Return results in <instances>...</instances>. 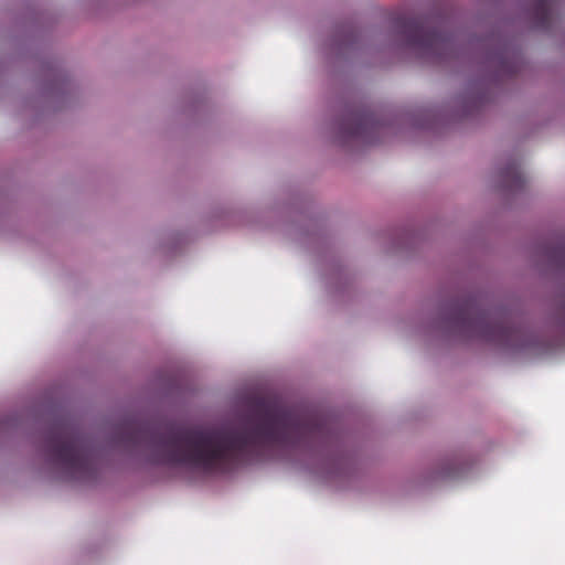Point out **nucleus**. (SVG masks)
I'll return each instance as SVG.
<instances>
[{"instance_id": "f8f14e48", "label": "nucleus", "mask_w": 565, "mask_h": 565, "mask_svg": "<svg viewBox=\"0 0 565 565\" xmlns=\"http://www.w3.org/2000/svg\"><path fill=\"white\" fill-rule=\"evenodd\" d=\"M546 258L556 268L565 269V238L558 239L545 250Z\"/></svg>"}, {"instance_id": "9d476101", "label": "nucleus", "mask_w": 565, "mask_h": 565, "mask_svg": "<svg viewBox=\"0 0 565 565\" xmlns=\"http://www.w3.org/2000/svg\"><path fill=\"white\" fill-rule=\"evenodd\" d=\"M353 43L354 34L351 31L342 30L338 32L331 40V53L342 55L353 45Z\"/></svg>"}, {"instance_id": "7ed1b4c3", "label": "nucleus", "mask_w": 565, "mask_h": 565, "mask_svg": "<svg viewBox=\"0 0 565 565\" xmlns=\"http://www.w3.org/2000/svg\"><path fill=\"white\" fill-rule=\"evenodd\" d=\"M40 455L57 479L87 482L97 476L96 451L65 420H58L47 429Z\"/></svg>"}, {"instance_id": "ddd939ff", "label": "nucleus", "mask_w": 565, "mask_h": 565, "mask_svg": "<svg viewBox=\"0 0 565 565\" xmlns=\"http://www.w3.org/2000/svg\"><path fill=\"white\" fill-rule=\"evenodd\" d=\"M557 331L565 335V297L562 299L561 307L557 313Z\"/></svg>"}, {"instance_id": "1a4fd4ad", "label": "nucleus", "mask_w": 565, "mask_h": 565, "mask_svg": "<svg viewBox=\"0 0 565 565\" xmlns=\"http://www.w3.org/2000/svg\"><path fill=\"white\" fill-rule=\"evenodd\" d=\"M501 180L502 185L510 191L520 190L525 182L520 167L515 162L509 163L505 169H503Z\"/></svg>"}, {"instance_id": "f03ea898", "label": "nucleus", "mask_w": 565, "mask_h": 565, "mask_svg": "<svg viewBox=\"0 0 565 565\" xmlns=\"http://www.w3.org/2000/svg\"><path fill=\"white\" fill-rule=\"evenodd\" d=\"M438 328L449 337L484 343L511 356H539L564 343L563 339L546 342L516 324L508 309L483 308L475 298L459 300L444 308Z\"/></svg>"}, {"instance_id": "20e7f679", "label": "nucleus", "mask_w": 565, "mask_h": 565, "mask_svg": "<svg viewBox=\"0 0 565 565\" xmlns=\"http://www.w3.org/2000/svg\"><path fill=\"white\" fill-rule=\"evenodd\" d=\"M395 31L397 45L418 58L437 63L454 55L455 42L441 17H399Z\"/></svg>"}, {"instance_id": "f257e3e1", "label": "nucleus", "mask_w": 565, "mask_h": 565, "mask_svg": "<svg viewBox=\"0 0 565 565\" xmlns=\"http://www.w3.org/2000/svg\"><path fill=\"white\" fill-rule=\"evenodd\" d=\"M113 447L132 460L196 475L231 470L252 458L291 451L308 454L327 476L344 472L348 459L327 422L317 413L249 397L227 420L153 428L125 420Z\"/></svg>"}, {"instance_id": "0eeeda50", "label": "nucleus", "mask_w": 565, "mask_h": 565, "mask_svg": "<svg viewBox=\"0 0 565 565\" xmlns=\"http://www.w3.org/2000/svg\"><path fill=\"white\" fill-rule=\"evenodd\" d=\"M526 18L533 28L552 31L558 21L556 0H531Z\"/></svg>"}, {"instance_id": "39448f33", "label": "nucleus", "mask_w": 565, "mask_h": 565, "mask_svg": "<svg viewBox=\"0 0 565 565\" xmlns=\"http://www.w3.org/2000/svg\"><path fill=\"white\" fill-rule=\"evenodd\" d=\"M384 129V124L373 113L350 110L337 122L334 138L343 146L371 145L381 141L380 135Z\"/></svg>"}, {"instance_id": "9b49d317", "label": "nucleus", "mask_w": 565, "mask_h": 565, "mask_svg": "<svg viewBox=\"0 0 565 565\" xmlns=\"http://www.w3.org/2000/svg\"><path fill=\"white\" fill-rule=\"evenodd\" d=\"M72 85L63 74H55L47 87V94L51 98H62L71 93Z\"/></svg>"}, {"instance_id": "6e6552de", "label": "nucleus", "mask_w": 565, "mask_h": 565, "mask_svg": "<svg viewBox=\"0 0 565 565\" xmlns=\"http://www.w3.org/2000/svg\"><path fill=\"white\" fill-rule=\"evenodd\" d=\"M484 86L481 85H471L466 90V93L459 97L458 104L462 107V114H469L473 108H477L484 99Z\"/></svg>"}, {"instance_id": "4468645a", "label": "nucleus", "mask_w": 565, "mask_h": 565, "mask_svg": "<svg viewBox=\"0 0 565 565\" xmlns=\"http://www.w3.org/2000/svg\"><path fill=\"white\" fill-rule=\"evenodd\" d=\"M445 476H446V477H450V476H451V472L447 471V472H445Z\"/></svg>"}, {"instance_id": "423d86ee", "label": "nucleus", "mask_w": 565, "mask_h": 565, "mask_svg": "<svg viewBox=\"0 0 565 565\" xmlns=\"http://www.w3.org/2000/svg\"><path fill=\"white\" fill-rule=\"evenodd\" d=\"M518 52L507 43L497 41L487 51L482 61V71L488 81L511 76L520 70Z\"/></svg>"}]
</instances>
